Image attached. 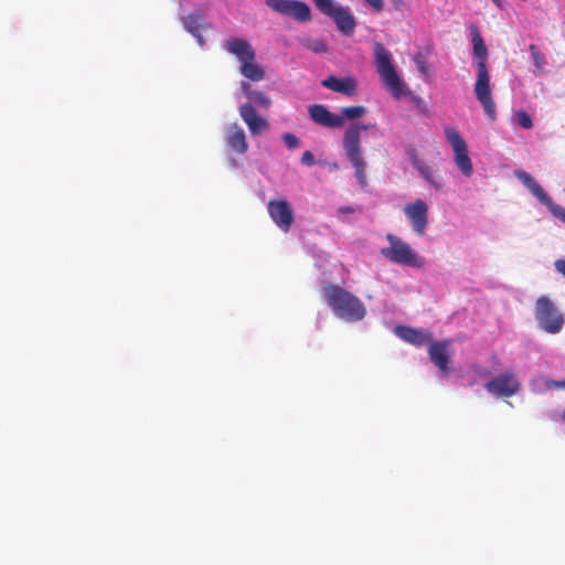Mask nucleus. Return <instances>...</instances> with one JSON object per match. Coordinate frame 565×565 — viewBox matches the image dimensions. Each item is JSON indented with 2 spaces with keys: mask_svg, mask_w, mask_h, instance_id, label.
I'll use <instances>...</instances> for the list:
<instances>
[{
  "mask_svg": "<svg viewBox=\"0 0 565 565\" xmlns=\"http://www.w3.org/2000/svg\"><path fill=\"white\" fill-rule=\"evenodd\" d=\"M469 30L473 49V61L477 67L475 95L482 105L484 114L489 117L490 120L494 121L497 119V107L491 95L490 74L487 66L488 49L479 32L478 26L471 24Z\"/></svg>",
  "mask_w": 565,
  "mask_h": 565,
  "instance_id": "obj_1",
  "label": "nucleus"
},
{
  "mask_svg": "<svg viewBox=\"0 0 565 565\" xmlns=\"http://www.w3.org/2000/svg\"><path fill=\"white\" fill-rule=\"evenodd\" d=\"M323 298L334 315L347 321L362 320L366 313L363 302L353 294L334 284H326Z\"/></svg>",
  "mask_w": 565,
  "mask_h": 565,
  "instance_id": "obj_2",
  "label": "nucleus"
},
{
  "mask_svg": "<svg viewBox=\"0 0 565 565\" xmlns=\"http://www.w3.org/2000/svg\"><path fill=\"white\" fill-rule=\"evenodd\" d=\"M223 49L238 60L241 64L239 71L244 77L253 82H259L265 78V71L256 62V52L247 40L228 38L224 42Z\"/></svg>",
  "mask_w": 565,
  "mask_h": 565,
  "instance_id": "obj_3",
  "label": "nucleus"
},
{
  "mask_svg": "<svg viewBox=\"0 0 565 565\" xmlns=\"http://www.w3.org/2000/svg\"><path fill=\"white\" fill-rule=\"evenodd\" d=\"M374 57L376 71L382 78L386 90L396 99L405 96L408 93L407 86L398 76L392 63L391 53L380 42L374 44Z\"/></svg>",
  "mask_w": 565,
  "mask_h": 565,
  "instance_id": "obj_4",
  "label": "nucleus"
},
{
  "mask_svg": "<svg viewBox=\"0 0 565 565\" xmlns=\"http://www.w3.org/2000/svg\"><path fill=\"white\" fill-rule=\"evenodd\" d=\"M369 127L367 125H352L345 130L343 136V148L355 170L354 174L362 186L366 185V175L365 161L360 146L361 130H366Z\"/></svg>",
  "mask_w": 565,
  "mask_h": 565,
  "instance_id": "obj_5",
  "label": "nucleus"
},
{
  "mask_svg": "<svg viewBox=\"0 0 565 565\" xmlns=\"http://www.w3.org/2000/svg\"><path fill=\"white\" fill-rule=\"evenodd\" d=\"M386 239L390 246L381 250L385 258L403 266L419 268L424 265V259L402 238L390 233L386 235Z\"/></svg>",
  "mask_w": 565,
  "mask_h": 565,
  "instance_id": "obj_6",
  "label": "nucleus"
},
{
  "mask_svg": "<svg viewBox=\"0 0 565 565\" xmlns=\"http://www.w3.org/2000/svg\"><path fill=\"white\" fill-rule=\"evenodd\" d=\"M535 318L540 328L552 334L558 333L565 321L557 307L545 296L536 300Z\"/></svg>",
  "mask_w": 565,
  "mask_h": 565,
  "instance_id": "obj_7",
  "label": "nucleus"
},
{
  "mask_svg": "<svg viewBox=\"0 0 565 565\" xmlns=\"http://www.w3.org/2000/svg\"><path fill=\"white\" fill-rule=\"evenodd\" d=\"M444 132L447 141L450 143L454 150L456 166L465 177H471L473 168L469 158L466 141L460 136L459 131L452 126L445 127Z\"/></svg>",
  "mask_w": 565,
  "mask_h": 565,
  "instance_id": "obj_8",
  "label": "nucleus"
},
{
  "mask_svg": "<svg viewBox=\"0 0 565 565\" xmlns=\"http://www.w3.org/2000/svg\"><path fill=\"white\" fill-rule=\"evenodd\" d=\"M515 175L542 204L548 207L555 217L565 223V207L554 203L530 173L523 170H518L515 171Z\"/></svg>",
  "mask_w": 565,
  "mask_h": 565,
  "instance_id": "obj_9",
  "label": "nucleus"
},
{
  "mask_svg": "<svg viewBox=\"0 0 565 565\" xmlns=\"http://www.w3.org/2000/svg\"><path fill=\"white\" fill-rule=\"evenodd\" d=\"M265 3L271 10L298 22H309L312 18L310 7L299 0H266Z\"/></svg>",
  "mask_w": 565,
  "mask_h": 565,
  "instance_id": "obj_10",
  "label": "nucleus"
},
{
  "mask_svg": "<svg viewBox=\"0 0 565 565\" xmlns=\"http://www.w3.org/2000/svg\"><path fill=\"white\" fill-rule=\"evenodd\" d=\"M267 211L273 222L284 232L288 233L294 224V211L290 203L282 200H271L267 204Z\"/></svg>",
  "mask_w": 565,
  "mask_h": 565,
  "instance_id": "obj_11",
  "label": "nucleus"
},
{
  "mask_svg": "<svg viewBox=\"0 0 565 565\" xmlns=\"http://www.w3.org/2000/svg\"><path fill=\"white\" fill-rule=\"evenodd\" d=\"M405 216L417 235H423L428 224V206L422 199L408 203L403 209Z\"/></svg>",
  "mask_w": 565,
  "mask_h": 565,
  "instance_id": "obj_12",
  "label": "nucleus"
},
{
  "mask_svg": "<svg viewBox=\"0 0 565 565\" xmlns=\"http://www.w3.org/2000/svg\"><path fill=\"white\" fill-rule=\"evenodd\" d=\"M486 390L499 397H511L520 390V383L512 373H502L486 383Z\"/></svg>",
  "mask_w": 565,
  "mask_h": 565,
  "instance_id": "obj_13",
  "label": "nucleus"
},
{
  "mask_svg": "<svg viewBox=\"0 0 565 565\" xmlns=\"http://www.w3.org/2000/svg\"><path fill=\"white\" fill-rule=\"evenodd\" d=\"M450 340L431 341L428 348V355L431 363L443 373L449 372L450 363Z\"/></svg>",
  "mask_w": 565,
  "mask_h": 565,
  "instance_id": "obj_14",
  "label": "nucleus"
},
{
  "mask_svg": "<svg viewBox=\"0 0 565 565\" xmlns=\"http://www.w3.org/2000/svg\"><path fill=\"white\" fill-rule=\"evenodd\" d=\"M310 118L317 125L327 128H341L344 120L341 116L331 113L324 105L313 104L308 107Z\"/></svg>",
  "mask_w": 565,
  "mask_h": 565,
  "instance_id": "obj_15",
  "label": "nucleus"
},
{
  "mask_svg": "<svg viewBox=\"0 0 565 565\" xmlns=\"http://www.w3.org/2000/svg\"><path fill=\"white\" fill-rule=\"evenodd\" d=\"M395 333L398 338L415 347L429 345L434 339L430 331L407 326H397L395 328Z\"/></svg>",
  "mask_w": 565,
  "mask_h": 565,
  "instance_id": "obj_16",
  "label": "nucleus"
},
{
  "mask_svg": "<svg viewBox=\"0 0 565 565\" xmlns=\"http://www.w3.org/2000/svg\"><path fill=\"white\" fill-rule=\"evenodd\" d=\"M239 115L248 126L250 134L254 136L262 134L269 127L268 122L257 114L254 105L252 104L242 105L239 107Z\"/></svg>",
  "mask_w": 565,
  "mask_h": 565,
  "instance_id": "obj_17",
  "label": "nucleus"
},
{
  "mask_svg": "<svg viewBox=\"0 0 565 565\" xmlns=\"http://www.w3.org/2000/svg\"><path fill=\"white\" fill-rule=\"evenodd\" d=\"M321 85L330 90L341 93L345 96H354L356 94V81L353 77L339 78L329 76L321 82Z\"/></svg>",
  "mask_w": 565,
  "mask_h": 565,
  "instance_id": "obj_18",
  "label": "nucleus"
},
{
  "mask_svg": "<svg viewBox=\"0 0 565 565\" xmlns=\"http://www.w3.org/2000/svg\"><path fill=\"white\" fill-rule=\"evenodd\" d=\"M226 143L231 150L238 154H244L248 150L245 131L237 124H233L227 128Z\"/></svg>",
  "mask_w": 565,
  "mask_h": 565,
  "instance_id": "obj_19",
  "label": "nucleus"
},
{
  "mask_svg": "<svg viewBox=\"0 0 565 565\" xmlns=\"http://www.w3.org/2000/svg\"><path fill=\"white\" fill-rule=\"evenodd\" d=\"M181 22L184 29L196 39L200 46H203L205 41L201 32L205 29V21L202 14L194 12L183 15L181 17Z\"/></svg>",
  "mask_w": 565,
  "mask_h": 565,
  "instance_id": "obj_20",
  "label": "nucleus"
},
{
  "mask_svg": "<svg viewBox=\"0 0 565 565\" xmlns=\"http://www.w3.org/2000/svg\"><path fill=\"white\" fill-rule=\"evenodd\" d=\"M337 28L345 35H351L355 29V19L348 8L339 7V9L330 17Z\"/></svg>",
  "mask_w": 565,
  "mask_h": 565,
  "instance_id": "obj_21",
  "label": "nucleus"
},
{
  "mask_svg": "<svg viewBox=\"0 0 565 565\" xmlns=\"http://www.w3.org/2000/svg\"><path fill=\"white\" fill-rule=\"evenodd\" d=\"M414 167L417 169L419 174L430 183L437 191L443 190L444 183L440 179H437L430 169L423 160L415 158L413 161Z\"/></svg>",
  "mask_w": 565,
  "mask_h": 565,
  "instance_id": "obj_22",
  "label": "nucleus"
},
{
  "mask_svg": "<svg viewBox=\"0 0 565 565\" xmlns=\"http://www.w3.org/2000/svg\"><path fill=\"white\" fill-rule=\"evenodd\" d=\"M529 50L531 52L532 60L534 62L536 73L542 74L545 66V55L539 50L535 44H530Z\"/></svg>",
  "mask_w": 565,
  "mask_h": 565,
  "instance_id": "obj_23",
  "label": "nucleus"
},
{
  "mask_svg": "<svg viewBox=\"0 0 565 565\" xmlns=\"http://www.w3.org/2000/svg\"><path fill=\"white\" fill-rule=\"evenodd\" d=\"M366 113V109L364 106H349L343 107L341 109L342 118L344 119H358L361 118Z\"/></svg>",
  "mask_w": 565,
  "mask_h": 565,
  "instance_id": "obj_24",
  "label": "nucleus"
},
{
  "mask_svg": "<svg viewBox=\"0 0 565 565\" xmlns=\"http://www.w3.org/2000/svg\"><path fill=\"white\" fill-rule=\"evenodd\" d=\"M316 8L324 15L331 17L340 6H335L333 0H315Z\"/></svg>",
  "mask_w": 565,
  "mask_h": 565,
  "instance_id": "obj_25",
  "label": "nucleus"
},
{
  "mask_svg": "<svg viewBox=\"0 0 565 565\" xmlns=\"http://www.w3.org/2000/svg\"><path fill=\"white\" fill-rule=\"evenodd\" d=\"M248 99L256 106L268 108L271 104V100L269 97H267L263 92L255 90L254 93H250V96Z\"/></svg>",
  "mask_w": 565,
  "mask_h": 565,
  "instance_id": "obj_26",
  "label": "nucleus"
},
{
  "mask_svg": "<svg viewBox=\"0 0 565 565\" xmlns=\"http://www.w3.org/2000/svg\"><path fill=\"white\" fill-rule=\"evenodd\" d=\"M303 46L315 53H323L327 51V45L322 40H306Z\"/></svg>",
  "mask_w": 565,
  "mask_h": 565,
  "instance_id": "obj_27",
  "label": "nucleus"
},
{
  "mask_svg": "<svg viewBox=\"0 0 565 565\" xmlns=\"http://www.w3.org/2000/svg\"><path fill=\"white\" fill-rule=\"evenodd\" d=\"M515 117H516L518 124L522 128L531 129L533 127L532 118H531V116L526 111L519 110V111L515 113Z\"/></svg>",
  "mask_w": 565,
  "mask_h": 565,
  "instance_id": "obj_28",
  "label": "nucleus"
},
{
  "mask_svg": "<svg viewBox=\"0 0 565 565\" xmlns=\"http://www.w3.org/2000/svg\"><path fill=\"white\" fill-rule=\"evenodd\" d=\"M282 140H284L285 145L287 146V148H289V149H296L300 143L299 138L291 132L284 134Z\"/></svg>",
  "mask_w": 565,
  "mask_h": 565,
  "instance_id": "obj_29",
  "label": "nucleus"
},
{
  "mask_svg": "<svg viewBox=\"0 0 565 565\" xmlns=\"http://www.w3.org/2000/svg\"><path fill=\"white\" fill-rule=\"evenodd\" d=\"M545 390H565V380L555 381L551 379H543Z\"/></svg>",
  "mask_w": 565,
  "mask_h": 565,
  "instance_id": "obj_30",
  "label": "nucleus"
},
{
  "mask_svg": "<svg viewBox=\"0 0 565 565\" xmlns=\"http://www.w3.org/2000/svg\"><path fill=\"white\" fill-rule=\"evenodd\" d=\"M300 161L302 164H305L307 167H311L316 162L313 153L309 150H307L302 153Z\"/></svg>",
  "mask_w": 565,
  "mask_h": 565,
  "instance_id": "obj_31",
  "label": "nucleus"
},
{
  "mask_svg": "<svg viewBox=\"0 0 565 565\" xmlns=\"http://www.w3.org/2000/svg\"><path fill=\"white\" fill-rule=\"evenodd\" d=\"M372 10L376 13L381 12L384 7L383 0H365Z\"/></svg>",
  "mask_w": 565,
  "mask_h": 565,
  "instance_id": "obj_32",
  "label": "nucleus"
},
{
  "mask_svg": "<svg viewBox=\"0 0 565 565\" xmlns=\"http://www.w3.org/2000/svg\"><path fill=\"white\" fill-rule=\"evenodd\" d=\"M393 9L395 11L402 12L405 9V1L404 0H390Z\"/></svg>",
  "mask_w": 565,
  "mask_h": 565,
  "instance_id": "obj_33",
  "label": "nucleus"
},
{
  "mask_svg": "<svg viewBox=\"0 0 565 565\" xmlns=\"http://www.w3.org/2000/svg\"><path fill=\"white\" fill-rule=\"evenodd\" d=\"M241 87L247 98L250 96V93L255 92L248 82H242Z\"/></svg>",
  "mask_w": 565,
  "mask_h": 565,
  "instance_id": "obj_34",
  "label": "nucleus"
},
{
  "mask_svg": "<svg viewBox=\"0 0 565 565\" xmlns=\"http://www.w3.org/2000/svg\"><path fill=\"white\" fill-rule=\"evenodd\" d=\"M414 100H415L416 105L419 107V109H420L423 113H426V111H427V105L425 104V102H424L420 97L416 96V97L414 98Z\"/></svg>",
  "mask_w": 565,
  "mask_h": 565,
  "instance_id": "obj_35",
  "label": "nucleus"
},
{
  "mask_svg": "<svg viewBox=\"0 0 565 565\" xmlns=\"http://www.w3.org/2000/svg\"><path fill=\"white\" fill-rule=\"evenodd\" d=\"M339 212H340V213H354V209H353V207H351V206H341V207L339 209Z\"/></svg>",
  "mask_w": 565,
  "mask_h": 565,
  "instance_id": "obj_36",
  "label": "nucleus"
},
{
  "mask_svg": "<svg viewBox=\"0 0 565 565\" xmlns=\"http://www.w3.org/2000/svg\"><path fill=\"white\" fill-rule=\"evenodd\" d=\"M492 2H493L497 7H499V8H501V7H502V1H501V0H492Z\"/></svg>",
  "mask_w": 565,
  "mask_h": 565,
  "instance_id": "obj_37",
  "label": "nucleus"
},
{
  "mask_svg": "<svg viewBox=\"0 0 565 565\" xmlns=\"http://www.w3.org/2000/svg\"><path fill=\"white\" fill-rule=\"evenodd\" d=\"M562 419L565 422V409L562 413Z\"/></svg>",
  "mask_w": 565,
  "mask_h": 565,
  "instance_id": "obj_38",
  "label": "nucleus"
},
{
  "mask_svg": "<svg viewBox=\"0 0 565 565\" xmlns=\"http://www.w3.org/2000/svg\"><path fill=\"white\" fill-rule=\"evenodd\" d=\"M420 70H422V71H424V70H425V66H424V64H423V63L420 64Z\"/></svg>",
  "mask_w": 565,
  "mask_h": 565,
  "instance_id": "obj_39",
  "label": "nucleus"
}]
</instances>
